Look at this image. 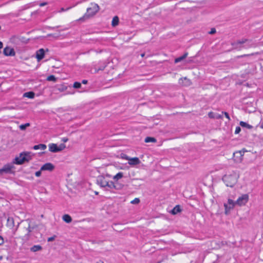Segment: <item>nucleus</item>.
I'll use <instances>...</instances> for the list:
<instances>
[{
    "mask_svg": "<svg viewBox=\"0 0 263 263\" xmlns=\"http://www.w3.org/2000/svg\"><path fill=\"white\" fill-rule=\"evenodd\" d=\"M234 49L240 50L242 48H248L252 47L251 41L247 39H242L232 43Z\"/></svg>",
    "mask_w": 263,
    "mask_h": 263,
    "instance_id": "1",
    "label": "nucleus"
},
{
    "mask_svg": "<svg viewBox=\"0 0 263 263\" xmlns=\"http://www.w3.org/2000/svg\"><path fill=\"white\" fill-rule=\"evenodd\" d=\"M238 178V175L234 172L230 175H225L222 178V180L227 186L232 187L236 183Z\"/></svg>",
    "mask_w": 263,
    "mask_h": 263,
    "instance_id": "2",
    "label": "nucleus"
},
{
    "mask_svg": "<svg viewBox=\"0 0 263 263\" xmlns=\"http://www.w3.org/2000/svg\"><path fill=\"white\" fill-rule=\"evenodd\" d=\"M32 159L29 152H23L20 154L19 157H16L13 160V164L21 165L26 162H29Z\"/></svg>",
    "mask_w": 263,
    "mask_h": 263,
    "instance_id": "3",
    "label": "nucleus"
},
{
    "mask_svg": "<svg viewBox=\"0 0 263 263\" xmlns=\"http://www.w3.org/2000/svg\"><path fill=\"white\" fill-rule=\"evenodd\" d=\"M99 10V6L97 4H91V7L87 9L86 13L83 17L79 18L80 21H84L93 16Z\"/></svg>",
    "mask_w": 263,
    "mask_h": 263,
    "instance_id": "4",
    "label": "nucleus"
},
{
    "mask_svg": "<svg viewBox=\"0 0 263 263\" xmlns=\"http://www.w3.org/2000/svg\"><path fill=\"white\" fill-rule=\"evenodd\" d=\"M13 164V162L5 164L2 168H0V176H3L4 174H14L15 171L13 170L15 167Z\"/></svg>",
    "mask_w": 263,
    "mask_h": 263,
    "instance_id": "5",
    "label": "nucleus"
},
{
    "mask_svg": "<svg viewBox=\"0 0 263 263\" xmlns=\"http://www.w3.org/2000/svg\"><path fill=\"white\" fill-rule=\"evenodd\" d=\"M97 183L101 187H108L109 189L110 181H107L103 176H99L97 177Z\"/></svg>",
    "mask_w": 263,
    "mask_h": 263,
    "instance_id": "6",
    "label": "nucleus"
},
{
    "mask_svg": "<svg viewBox=\"0 0 263 263\" xmlns=\"http://www.w3.org/2000/svg\"><path fill=\"white\" fill-rule=\"evenodd\" d=\"M249 200V196L248 194H243L239 197L236 201V205L242 206L245 205Z\"/></svg>",
    "mask_w": 263,
    "mask_h": 263,
    "instance_id": "7",
    "label": "nucleus"
},
{
    "mask_svg": "<svg viewBox=\"0 0 263 263\" xmlns=\"http://www.w3.org/2000/svg\"><path fill=\"white\" fill-rule=\"evenodd\" d=\"M235 205H236V201H233L232 199H229L228 200V203H224L226 214H227L231 210L234 208Z\"/></svg>",
    "mask_w": 263,
    "mask_h": 263,
    "instance_id": "8",
    "label": "nucleus"
},
{
    "mask_svg": "<svg viewBox=\"0 0 263 263\" xmlns=\"http://www.w3.org/2000/svg\"><path fill=\"white\" fill-rule=\"evenodd\" d=\"M244 151H239L233 153V160L236 163H240L242 160Z\"/></svg>",
    "mask_w": 263,
    "mask_h": 263,
    "instance_id": "9",
    "label": "nucleus"
},
{
    "mask_svg": "<svg viewBox=\"0 0 263 263\" xmlns=\"http://www.w3.org/2000/svg\"><path fill=\"white\" fill-rule=\"evenodd\" d=\"M3 53L6 56H14L15 52L13 48L7 46L4 49Z\"/></svg>",
    "mask_w": 263,
    "mask_h": 263,
    "instance_id": "10",
    "label": "nucleus"
},
{
    "mask_svg": "<svg viewBox=\"0 0 263 263\" xmlns=\"http://www.w3.org/2000/svg\"><path fill=\"white\" fill-rule=\"evenodd\" d=\"M54 168V165L51 163L48 162L44 164L41 168V171H52Z\"/></svg>",
    "mask_w": 263,
    "mask_h": 263,
    "instance_id": "11",
    "label": "nucleus"
},
{
    "mask_svg": "<svg viewBox=\"0 0 263 263\" xmlns=\"http://www.w3.org/2000/svg\"><path fill=\"white\" fill-rule=\"evenodd\" d=\"M26 221L29 222L28 223V227L27 228V230L28 231V233L25 235V237H26L27 239L30 237V233L33 231V230L36 228V226H31L30 224V220L28 219L26 220Z\"/></svg>",
    "mask_w": 263,
    "mask_h": 263,
    "instance_id": "12",
    "label": "nucleus"
},
{
    "mask_svg": "<svg viewBox=\"0 0 263 263\" xmlns=\"http://www.w3.org/2000/svg\"><path fill=\"white\" fill-rule=\"evenodd\" d=\"M45 57V50L41 48L36 51V58L38 62L42 60Z\"/></svg>",
    "mask_w": 263,
    "mask_h": 263,
    "instance_id": "13",
    "label": "nucleus"
},
{
    "mask_svg": "<svg viewBox=\"0 0 263 263\" xmlns=\"http://www.w3.org/2000/svg\"><path fill=\"white\" fill-rule=\"evenodd\" d=\"M123 185L119 183L118 182H114L112 181H110L109 189H116V190H121L123 188Z\"/></svg>",
    "mask_w": 263,
    "mask_h": 263,
    "instance_id": "14",
    "label": "nucleus"
},
{
    "mask_svg": "<svg viewBox=\"0 0 263 263\" xmlns=\"http://www.w3.org/2000/svg\"><path fill=\"white\" fill-rule=\"evenodd\" d=\"M140 163L141 161L138 157L130 158L129 161L128 162L130 165H136L139 164Z\"/></svg>",
    "mask_w": 263,
    "mask_h": 263,
    "instance_id": "15",
    "label": "nucleus"
},
{
    "mask_svg": "<svg viewBox=\"0 0 263 263\" xmlns=\"http://www.w3.org/2000/svg\"><path fill=\"white\" fill-rule=\"evenodd\" d=\"M49 150L50 152L52 153L59 152V150L58 149V146L57 144L54 143L49 144Z\"/></svg>",
    "mask_w": 263,
    "mask_h": 263,
    "instance_id": "16",
    "label": "nucleus"
},
{
    "mask_svg": "<svg viewBox=\"0 0 263 263\" xmlns=\"http://www.w3.org/2000/svg\"><path fill=\"white\" fill-rule=\"evenodd\" d=\"M7 226L10 229H12L14 226V221L12 217H9L7 220Z\"/></svg>",
    "mask_w": 263,
    "mask_h": 263,
    "instance_id": "17",
    "label": "nucleus"
},
{
    "mask_svg": "<svg viewBox=\"0 0 263 263\" xmlns=\"http://www.w3.org/2000/svg\"><path fill=\"white\" fill-rule=\"evenodd\" d=\"M181 206L179 205H176L171 211V213L173 215H176L181 211Z\"/></svg>",
    "mask_w": 263,
    "mask_h": 263,
    "instance_id": "18",
    "label": "nucleus"
},
{
    "mask_svg": "<svg viewBox=\"0 0 263 263\" xmlns=\"http://www.w3.org/2000/svg\"><path fill=\"white\" fill-rule=\"evenodd\" d=\"M187 55H188V53L186 52H185L182 56L178 57L177 58H176L175 59V63H179V62L183 61L187 57Z\"/></svg>",
    "mask_w": 263,
    "mask_h": 263,
    "instance_id": "19",
    "label": "nucleus"
},
{
    "mask_svg": "<svg viewBox=\"0 0 263 263\" xmlns=\"http://www.w3.org/2000/svg\"><path fill=\"white\" fill-rule=\"evenodd\" d=\"M63 220L66 223H69L72 221L71 216L68 214H64L62 217Z\"/></svg>",
    "mask_w": 263,
    "mask_h": 263,
    "instance_id": "20",
    "label": "nucleus"
},
{
    "mask_svg": "<svg viewBox=\"0 0 263 263\" xmlns=\"http://www.w3.org/2000/svg\"><path fill=\"white\" fill-rule=\"evenodd\" d=\"M47 146L44 144H40L38 145H35L33 147V149L34 150H37L39 149H41L44 150L46 148Z\"/></svg>",
    "mask_w": 263,
    "mask_h": 263,
    "instance_id": "21",
    "label": "nucleus"
},
{
    "mask_svg": "<svg viewBox=\"0 0 263 263\" xmlns=\"http://www.w3.org/2000/svg\"><path fill=\"white\" fill-rule=\"evenodd\" d=\"M119 17L117 16H115L113 17L112 22H111V25L112 27H115L117 26L119 24Z\"/></svg>",
    "mask_w": 263,
    "mask_h": 263,
    "instance_id": "22",
    "label": "nucleus"
},
{
    "mask_svg": "<svg viewBox=\"0 0 263 263\" xmlns=\"http://www.w3.org/2000/svg\"><path fill=\"white\" fill-rule=\"evenodd\" d=\"M42 249V247L40 245H34L30 248V251L35 252L40 251Z\"/></svg>",
    "mask_w": 263,
    "mask_h": 263,
    "instance_id": "23",
    "label": "nucleus"
},
{
    "mask_svg": "<svg viewBox=\"0 0 263 263\" xmlns=\"http://www.w3.org/2000/svg\"><path fill=\"white\" fill-rule=\"evenodd\" d=\"M239 124L242 127H245L248 129H252L253 128L252 125L243 121H240Z\"/></svg>",
    "mask_w": 263,
    "mask_h": 263,
    "instance_id": "24",
    "label": "nucleus"
},
{
    "mask_svg": "<svg viewBox=\"0 0 263 263\" xmlns=\"http://www.w3.org/2000/svg\"><path fill=\"white\" fill-rule=\"evenodd\" d=\"M23 96L25 97H27L30 99H33L34 98L35 94L33 91H29L25 92Z\"/></svg>",
    "mask_w": 263,
    "mask_h": 263,
    "instance_id": "25",
    "label": "nucleus"
},
{
    "mask_svg": "<svg viewBox=\"0 0 263 263\" xmlns=\"http://www.w3.org/2000/svg\"><path fill=\"white\" fill-rule=\"evenodd\" d=\"M123 177V173L122 172H119L113 177V179L116 181H118L119 179H121Z\"/></svg>",
    "mask_w": 263,
    "mask_h": 263,
    "instance_id": "26",
    "label": "nucleus"
},
{
    "mask_svg": "<svg viewBox=\"0 0 263 263\" xmlns=\"http://www.w3.org/2000/svg\"><path fill=\"white\" fill-rule=\"evenodd\" d=\"M145 142H156V139L155 138L147 137L144 140Z\"/></svg>",
    "mask_w": 263,
    "mask_h": 263,
    "instance_id": "27",
    "label": "nucleus"
},
{
    "mask_svg": "<svg viewBox=\"0 0 263 263\" xmlns=\"http://www.w3.org/2000/svg\"><path fill=\"white\" fill-rule=\"evenodd\" d=\"M47 80L48 81L56 82L57 78L53 75H50L47 77Z\"/></svg>",
    "mask_w": 263,
    "mask_h": 263,
    "instance_id": "28",
    "label": "nucleus"
},
{
    "mask_svg": "<svg viewBox=\"0 0 263 263\" xmlns=\"http://www.w3.org/2000/svg\"><path fill=\"white\" fill-rule=\"evenodd\" d=\"M29 126H30V123H27L24 124H22L20 126V129L22 130H24L26 129V128Z\"/></svg>",
    "mask_w": 263,
    "mask_h": 263,
    "instance_id": "29",
    "label": "nucleus"
},
{
    "mask_svg": "<svg viewBox=\"0 0 263 263\" xmlns=\"http://www.w3.org/2000/svg\"><path fill=\"white\" fill-rule=\"evenodd\" d=\"M67 88V87L64 85H61L59 86L58 89L60 91H64L66 90Z\"/></svg>",
    "mask_w": 263,
    "mask_h": 263,
    "instance_id": "30",
    "label": "nucleus"
},
{
    "mask_svg": "<svg viewBox=\"0 0 263 263\" xmlns=\"http://www.w3.org/2000/svg\"><path fill=\"white\" fill-rule=\"evenodd\" d=\"M73 87L77 89L80 88L81 87V83L78 82H75L73 83Z\"/></svg>",
    "mask_w": 263,
    "mask_h": 263,
    "instance_id": "31",
    "label": "nucleus"
},
{
    "mask_svg": "<svg viewBox=\"0 0 263 263\" xmlns=\"http://www.w3.org/2000/svg\"><path fill=\"white\" fill-rule=\"evenodd\" d=\"M106 67V65H102L99 67L98 69L97 68H95V72H98L100 70H103Z\"/></svg>",
    "mask_w": 263,
    "mask_h": 263,
    "instance_id": "32",
    "label": "nucleus"
},
{
    "mask_svg": "<svg viewBox=\"0 0 263 263\" xmlns=\"http://www.w3.org/2000/svg\"><path fill=\"white\" fill-rule=\"evenodd\" d=\"M65 147V145L63 143H62L59 145V146H58V149L59 150V152H60L63 150Z\"/></svg>",
    "mask_w": 263,
    "mask_h": 263,
    "instance_id": "33",
    "label": "nucleus"
},
{
    "mask_svg": "<svg viewBox=\"0 0 263 263\" xmlns=\"http://www.w3.org/2000/svg\"><path fill=\"white\" fill-rule=\"evenodd\" d=\"M215 119H222V114L221 115L219 114H215Z\"/></svg>",
    "mask_w": 263,
    "mask_h": 263,
    "instance_id": "34",
    "label": "nucleus"
},
{
    "mask_svg": "<svg viewBox=\"0 0 263 263\" xmlns=\"http://www.w3.org/2000/svg\"><path fill=\"white\" fill-rule=\"evenodd\" d=\"M222 115H224L225 117L228 119L229 121H230L231 119L229 116V114L226 111H222Z\"/></svg>",
    "mask_w": 263,
    "mask_h": 263,
    "instance_id": "35",
    "label": "nucleus"
},
{
    "mask_svg": "<svg viewBox=\"0 0 263 263\" xmlns=\"http://www.w3.org/2000/svg\"><path fill=\"white\" fill-rule=\"evenodd\" d=\"M140 202V199L139 198H135L134 200L131 201L133 204H137Z\"/></svg>",
    "mask_w": 263,
    "mask_h": 263,
    "instance_id": "36",
    "label": "nucleus"
},
{
    "mask_svg": "<svg viewBox=\"0 0 263 263\" xmlns=\"http://www.w3.org/2000/svg\"><path fill=\"white\" fill-rule=\"evenodd\" d=\"M215 114L213 112H210L208 114L209 117L211 119H215Z\"/></svg>",
    "mask_w": 263,
    "mask_h": 263,
    "instance_id": "37",
    "label": "nucleus"
},
{
    "mask_svg": "<svg viewBox=\"0 0 263 263\" xmlns=\"http://www.w3.org/2000/svg\"><path fill=\"white\" fill-rule=\"evenodd\" d=\"M241 131V128L239 126H237L235 129V134H238Z\"/></svg>",
    "mask_w": 263,
    "mask_h": 263,
    "instance_id": "38",
    "label": "nucleus"
},
{
    "mask_svg": "<svg viewBox=\"0 0 263 263\" xmlns=\"http://www.w3.org/2000/svg\"><path fill=\"white\" fill-rule=\"evenodd\" d=\"M253 54H254V53H252L250 54H243V55L238 56L237 58H243V57H249L250 56L253 55Z\"/></svg>",
    "mask_w": 263,
    "mask_h": 263,
    "instance_id": "39",
    "label": "nucleus"
},
{
    "mask_svg": "<svg viewBox=\"0 0 263 263\" xmlns=\"http://www.w3.org/2000/svg\"><path fill=\"white\" fill-rule=\"evenodd\" d=\"M55 237L56 236L55 235H54L52 237H49L47 239V241L48 242L52 241L53 240H54L55 239Z\"/></svg>",
    "mask_w": 263,
    "mask_h": 263,
    "instance_id": "40",
    "label": "nucleus"
},
{
    "mask_svg": "<svg viewBox=\"0 0 263 263\" xmlns=\"http://www.w3.org/2000/svg\"><path fill=\"white\" fill-rule=\"evenodd\" d=\"M42 171H41V170L39 171H37L35 172V175L36 177H40L41 175V172Z\"/></svg>",
    "mask_w": 263,
    "mask_h": 263,
    "instance_id": "41",
    "label": "nucleus"
},
{
    "mask_svg": "<svg viewBox=\"0 0 263 263\" xmlns=\"http://www.w3.org/2000/svg\"><path fill=\"white\" fill-rule=\"evenodd\" d=\"M216 33V29L214 28H213L211 29V31L209 32V34H213Z\"/></svg>",
    "mask_w": 263,
    "mask_h": 263,
    "instance_id": "42",
    "label": "nucleus"
},
{
    "mask_svg": "<svg viewBox=\"0 0 263 263\" xmlns=\"http://www.w3.org/2000/svg\"><path fill=\"white\" fill-rule=\"evenodd\" d=\"M4 239H3V237L0 236V246L2 245L4 243Z\"/></svg>",
    "mask_w": 263,
    "mask_h": 263,
    "instance_id": "43",
    "label": "nucleus"
},
{
    "mask_svg": "<svg viewBox=\"0 0 263 263\" xmlns=\"http://www.w3.org/2000/svg\"><path fill=\"white\" fill-rule=\"evenodd\" d=\"M124 159L128 160L129 161V159H130V157H128V156L124 155V156L122 157Z\"/></svg>",
    "mask_w": 263,
    "mask_h": 263,
    "instance_id": "44",
    "label": "nucleus"
},
{
    "mask_svg": "<svg viewBox=\"0 0 263 263\" xmlns=\"http://www.w3.org/2000/svg\"><path fill=\"white\" fill-rule=\"evenodd\" d=\"M47 5V2H43V3H40L39 5L40 7H43V6H46Z\"/></svg>",
    "mask_w": 263,
    "mask_h": 263,
    "instance_id": "45",
    "label": "nucleus"
},
{
    "mask_svg": "<svg viewBox=\"0 0 263 263\" xmlns=\"http://www.w3.org/2000/svg\"><path fill=\"white\" fill-rule=\"evenodd\" d=\"M68 140V139L67 138L64 137L62 139V141L63 142H66Z\"/></svg>",
    "mask_w": 263,
    "mask_h": 263,
    "instance_id": "46",
    "label": "nucleus"
},
{
    "mask_svg": "<svg viewBox=\"0 0 263 263\" xmlns=\"http://www.w3.org/2000/svg\"><path fill=\"white\" fill-rule=\"evenodd\" d=\"M88 83V81L86 80H83L82 81V83L84 84H86Z\"/></svg>",
    "mask_w": 263,
    "mask_h": 263,
    "instance_id": "47",
    "label": "nucleus"
},
{
    "mask_svg": "<svg viewBox=\"0 0 263 263\" xmlns=\"http://www.w3.org/2000/svg\"><path fill=\"white\" fill-rule=\"evenodd\" d=\"M183 79H184V80L186 81H187V82H189V83L190 82V80H189V79H188L187 78L184 77V78H183Z\"/></svg>",
    "mask_w": 263,
    "mask_h": 263,
    "instance_id": "48",
    "label": "nucleus"
},
{
    "mask_svg": "<svg viewBox=\"0 0 263 263\" xmlns=\"http://www.w3.org/2000/svg\"><path fill=\"white\" fill-rule=\"evenodd\" d=\"M96 263H104L103 261L99 260L98 261H97Z\"/></svg>",
    "mask_w": 263,
    "mask_h": 263,
    "instance_id": "49",
    "label": "nucleus"
},
{
    "mask_svg": "<svg viewBox=\"0 0 263 263\" xmlns=\"http://www.w3.org/2000/svg\"><path fill=\"white\" fill-rule=\"evenodd\" d=\"M8 108L9 109H14V107H9Z\"/></svg>",
    "mask_w": 263,
    "mask_h": 263,
    "instance_id": "50",
    "label": "nucleus"
},
{
    "mask_svg": "<svg viewBox=\"0 0 263 263\" xmlns=\"http://www.w3.org/2000/svg\"><path fill=\"white\" fill-rule=\"evenodd\" d=\"M141 55L142 57H143L144 56V53H142Z\"/></svg>",
    "mask_w": 263,
    "mask_h": 263,
    "instance_id": "51",
    "label": "nucleus"
},
{
    "mask_svg": "<svg viewBox=\"0 0 263 263\" xmlns=\"http://www.w3.org/2000/svg\"><path fill=\"white\" fill-rule=\"evenodd\" d=\"M95 194H96V195H98V192H95Z\"/></svg>",
    "mask_w": 263,
    "mask_h": 263,
    "instance_id": "52",
    "label": "nucleus"
},
{
    "mask_svg": "<svg viewBox=\"0 0 263 263\" xmlns=\"http://www.w3.org/2000/svg\"><path fill=\"white\" fill-rule=\"evenodd\" d=\"M261 127L262 128H263V125H261Z\"/></svg>",
    "mask_w": 263,
    "mask_h": 263,
    "instance_id": "53",
    "label": "nucleus"
}]
</instances>
